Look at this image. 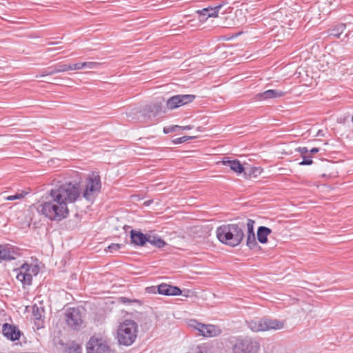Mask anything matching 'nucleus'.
I'll list each match as a JSON object with an SVG mask.
<instances>
[{
	"mask_svg": "<svg viewBox=\"0 0 353 353\" xmlns=\"http://www.w3.org/2000/svg\"><path fill=\"white\" fill-rule=\"evenodd\" d=\"M81 194L79 183H67L50 190L46 201L39 204L37 211L51 221H60L69 214L68 203H74Z\"/></svg>",
	"mask_w": 353,
	"mask_h": 353,
	"instance_id": "f257e3e1",
	"label": "nucleus"
},
{
	"mask_svg": "<svg viewBox=\"0 0 353 353\" xmlns=\"http://www.w3.org/2000/svg\"><path fill=\"white\" fill-rule=\"evenodd\" d=\"M243 228V223L224 224L217 228L216 237L221 243L231 247H236L244 238Z\"/></svg>",
	"mask_w": 353,
	"mask_h": 353,
	"instance_id": "f03ea898",
	"label": "nucleus"
},
{
	"mask_svg": "<svg viewBox=\"0 0 353 353\" xmlns=\"http://www.w3.org/2000/svg\"><path fill=\"white\" fill-rule=\"evenodd\" d=\"M138 325L130 319H126L120 323L117 333V339L120 345L130 346L137 338Z\"/></svg>",
	"mask_w": 353,
	"mask_h": 353,
	"instance_id": "7ed1b4c3",
	"label": "nucleus"
},
{
	"mask_svg": "<svg viewBox=\"0 0 353 353\" xmlns=\"http://www.w3.org/2000/svg\"><path fill=\"white\" fill-rule=\"evenodd\" d=\"M246 323L248 327L253 332H265L269 330H277L284 327L285 321L277 319L264 317L261 319H254L247 321Z\"/></svg>",
	"mask_w": 353,
	"mask_h": 353,
	"instance_id": "20e7f679",
	"label": "nucleus"
},
{
	"mask_svg": "<svg viewBox=\"0 0 353 353\" xmlns=\"http://www.w3.org/2000/svg\"><path fill=\"white\" fill-rule=\"evenodd\" d=\"M84 309L80 307H69L64 313L67 325L73 330H80L83 325Z\"/></svg>",
	"mask_w": 353,
	"mask_h": 353,
	"instance_id": "39448f33",
	"label": "nucleus"
},
{
	"mask_svg": "<svg viewBox=\"0 0 353 353\" xmlns=\"http://www.w3.org/2000/svg\"><path fill=\"white\" fill-rule=\"evenodd\" d=\"M101 189V183L100 176L93 173L87 180L86 185L82 193L83 197L92 203L100 192Z\"/></svg>",
	"mask_w": 353,
	"mask_h": 353,
	"instance_id": "423d86ee",
	"label": "nucleus"
},
{
	"mask_svg": "<svg viewBox=\"0 0 353 353\" xmlns=\"http://www.w3.org/2000/svg\"><path fill=\"white\" fill-rule=\"evenodd\" d=\"M260 343L257 339L251 337L238 339L232 350L234 353H258L260 350Z\"/></svg>",
	"mask_w": 353,
	"mask_h": 353,
	"instance_id": "0eeeda50",
	"label": "nucleus"
},
{
	"mask_svg": "<svg viewBox=\"0 0 353 353\" xmlns=\"http://www.w3.org/2000/svg\"><path fill=\"white\" fill-rule=\"evenodd\" d=\"M17 279L21 282L23 285H30L32 281V276L39 273V267L37 265L23 263L17 270Z\"/></svg>",
	"mask_w": 353,
	"mask_h": 353,
	"instance_id": "6e6552de",
	"label": "nucleus"
},
{
	"mask_svg": "<svg viewBox=\"0 0 353 353\" xmlns=\"http://www.w3.org/2000/svg\"><path fill=\"white\" fill-rule=\"evenodd\" d=\"M87 353H110L108 341L103 337L92 336L86 346Z\"/></svg>",
	"mask_w": 353,
	"mask_h": 353,
	"instance_id": "1a4fd4ad",
	"label": "nucleus"
},
{
	"mask_svg": "<svg viewBox=\"0 0 353 353\" xmlns=\"http://www.w3.org/2000/svg\"><path fill=\"white\" fill-rule=\"evenodd\" d=\"M188 325L190 327L198 330L200 334L205 337L216 336L221 333V330L216 325L203 324L196 320H190Z\"/></svg>",
	"mask_w": 353,
	"mask_h": 353,
	"instance_id": "9d476101",
	"label": "nucleus"
},
{
	"mask_svg": "<svg viewBox=\"0 0 353 353\" xmlns=\"http://www.w3.org/2000/svg\"><path fill=\"white\" fill-rule=\"evenodd\" d=\"M195 98L196 96L194 94L174 95L168 99L166 105L168 109H176L193 101Z\"/></svg>",
	"mask_w": 353,
	"mask_h": 353,
	"instance_id": "9b49d317",
	"label": "nucleus"
},
{
	"mask_svg": "<svg viewBox=\"0 0 353 353\" xmlns=\"http://www.w3.org/2000/svg\"><path fill=\"white\" fill-rule=\"evenodd\" d=\"M19 255V249L10 244H0V260H14Z\"/></svg>",
	"mask_w": 353,
	"mask_h": 353,
	"instance_id": "f8f14e48",
	"label": "nucleus"
},
{
	"mask_svg": "<svg viewBox=\"0 0 353 353\" xmlns=\"http://www.w3.org/2000/svg\"><path fill=\"white\" fill-rule=\"evenodd\" d=\"M2 334L7 339L15 341L19 339L21 332L16 325L5 323L2 325Z\"/></svg>",
	"mask_w": 353,
	"mask_h": 353,
	"instance_id": "ddd939ff",
	"label": "nucleus"
},
{
	"mask_svg": "<svg viewBox=\"0 0 353 353\" xmlns=\"http://www.w3.org/2000/svg\"><path fill=\"white\" fill-rule=\"evenodd\" d=\"M221 8V5L216 6L214 7H207L202 10H196L199 14V19L200 21H205L209 17H216L218 15L219 11Z\"/></svg>",
	"mask_w": 353,
	"mask_h": 353,
	"instance_id": "4468645a",
	"label": "nucleus"
},
{
	"mask_svg": "<svg viewBox=\"0 0 353 353\" xmlns=\"http://www.w3.org/2000/svg\"><path fill=\"white\" fill-rule=\"evenodd\" d=\"M285 92L279 90H268L263 92L255 95L254 99L257 101L268 100L272 99H277L283 97Z\"/></svg>",
	"mask_w": 353,
	"mask_h": 353,
	"instance_id": "2eb2a0df",
	"label": "nucleus"
},
{
	"mask_svg": "<svg viewBox=\"0 0 353 353\" xmlns=\"http://www.w3.org/2000/svg\"><path fill=\"white\" fill-rule=\"evenodd\" d=\"M157 292L160 294L165 296L180 295L181 290L177 286L170 285L166 283H161L157 286Z\"/></svg>",
	"mask_w": 353,
	"mask_h": 353,
	"instance_id": "dca6fc26",
	"label": "nucleus"
},
{
	"mask_svg": "<svg viewBox=\"0 0 353 353\" xmlns=\"http://www.w3.org/2000/svg\"><path fill=\"white\" fill-rule=\"evenodd\" d=\"M45 309L43 306H38L34 304L32 306V315L36 320L35 324L37 325V327H42L43 326V321L45 317Z\"/></svg>",
	"mask_w": 353,
	"mask_h": 353,
	"instance_id": "f3484780",
	"label": "nucleus"
},
{
	"mask_svg": "<svg viewBox=\"0 0 353 353\" xmlns=\"http://www.w3.org/2000/svg\"><path fill=\"white\" fill-rule=\"evenodd\" d=\"M147 236L148 234H145L140 231L134 230L130 231L131 242L136 245H144L147 243Z\"/></svg>",
	"mask_w": 353,
	"mask_h": 353,
	"instance_id": "a211bd4d",
	"label": "nucleus"
},
{
	"mask_svg": "<svg viewBox=\"0 0 353 353\" xmlns=\"http://www.w3.org/2000/svg\"><path fill=\"white\" fill-rule=\"evenodd\" d=\"M222 163L224 165L229 167L233 172L237 174H241L244 172V167L237 159H223Z\"/></svg>",
	"mask_w": 353,
	"mask_h": 353,
	"instance_id": "6ab92c4d",
	"label": "nucleus"
},
{
	"mask_svg": "<svg viewBox=\"0 0 353 353\" xmlns=\"http://www.w3.org/2000/svg\"><path fill=\"white\" fill-rule=\"evenodd\" d=\"M272 233V230L265 226H260L257 230V239L261 243L268 242V236Z\"/></svg>",
	"mask_w": 353,
	"mask_h": 353,
	"instance_id": "aec40b11",
	"label": "nucleus"
},
{
	"mask_svg": "<svg viewBox=\"0 0 353 353\" xmlns=\"http://www.w3.org/2000/svg\"><path fill=\"white\" fill-rule=\"evenodd\" d=\"M163 108V104L161 102H155L148 105L146 107V113L148 114V116H152L155 117L160 112H161Z\"/></svg>",
	"mask_w": 353,
	"mask_h": 353,
	"instance_id": "412c9836",
	"label": "nucleus"
},
{
	"mask_svg": "<svg viewBox=\"0 0 353 353\" xmlns=\"http://www.w3.org/2000/svg\"><path fill=\"white\" fill-rule=\"evenodd\" d=\"M147 243H149L152 245L158 248H162L166 245L165 241L160 238L158 235L152 234H148Z\"/></svg>",
	"mask_w": 353,
	"mask_h": 353,
	"instance_id": "4be33fe9",
	"label": "nucleus"
},
{
	"mask_svg": "<svg viewBox=\"0 0 353 353\" xmlns=\"http://www.w3.org/2000/svg\"><path fill=\"white\" fill-rule=\"evenodd\" d=\"M262 172L261 168L250 167L244 168V176L246 179H251L252 177H257Z\"/></svg>",
	"mask_w": 353,
	"mask_h": 353,
	"instance_id": "5701e85b",
	"label": "nucleus"
},
{
	"mask_svg": "<svg viewBox=\"0 0 353 353\" xmlns=\"http://www.w3.org/2000/svg\"><path fill=\"white\" fill-rule=\"evenodd\" d=\"M346 25L345 23H340L330 30V34L335 37L339 38L345 30Z\"/></svg>",
	"mask_w": 353,
	"mask_h": 353,
	"instance_id": "b1692460",
	"label": "nucleus"
},
{
	"mask_svg": "<svg viewBox=\"0 0 353 353\" xmlns=\"http://www.w3.org/2000/svg\"><path fill=\"white\" fill-rule=\"evenodd\" d=\"M246 245L249 247L250 249L251 250H254V249H256L258 248H260V246H259L256 241V237H255V234L254 235H248L247 236V241H246Z\"/></svg>",
	"mask_w": 353,
	"mask_h": 353,
	"instance_id": "393cba45",
	"label": "nucleus"
},
{
	"mask_svg": "<svg viewBox=\"0 0 353 353\" xmlns=\"http://www.w3.org/2000/svg\"><path fill=\"white\" fill-rule=\"evenodd\" d=\"M56 74L54 68V65L50 66L46 69H43L40 72L39 74L36 76L37 78L43 77L48 75H53Z\"/></svg>",
	"mask_w": 353,
	"mask_h": 353,
	"instance_id": "a878e982",
	"label": "nucleus"
},
{
	"mask_svg": "<svg viewBox=\"0 0 353 353\" xmlns=\"http://www.w3.org/2000/svg\"><path fill=\"white\" fill-rule=\"evenodd\" d=\"M54 68L56 73L63 72L69 70V65L59 63L54 65Z\"/></svg>",
	"mask_w": 353,
	"mask_h": 353,
	"instance_id": "bb28decb",
	"label": "nucleus"
},
{
	"mask_svg": "<svg viewBox=\"0 0 353 353\" xmlns=\"http://www.w3.org/2000/svg\"><path fill=\"white\" fill-rule=\"evenodd\" d=\"M119 301L121 303H123V304H132V303H139L140 304L141 302L138 299H129V298H127V297H125V296H121L119 298Z\"/></svg>",
	"mask_w": 353,
	"mask_h": 353,
	"instance_id": "cd10ccee",
	"label": "nucleus"
},
{
	"mask_svg": "<svg viewBox=\"0 0 353 353\" xmlns=\"http://www.w3.org/2000/svg\"><path fill=\"white\" fill-rule=\"evenodd\" d=\"M26 194H27V192H17L16 194H14L13 195L7 196L6 199L8 201L21 199L24 198L25 195H26Z\"/></svg>",
	"mask_w": 353,
	"mask_h": 353,
	"instance_id": "c85d7f7f",
	"label": "nucleus"
},
{
	"mask_svg": "<svg viewBox=\"0 0 353 353\" xmlns=\"http://www.w3.org/2000/svg\"><path fill=\"white\" fill-rule=\"evenodd\" d=\"M254 223L255 222H254V220L250 219H248L247 223H246L247 229H248V235H249V234H250V235L255 234L254 231Z\"/></svg>",
	"mask_w": 353,
	"mask_h": 353,
	"instance_id": "c756f323",
	"label": "nucleus"
},
{
	"mask_svg": "<svg viewBox=\"0 0 353 353\" xmlns=\"http://www.w3.org/2000/svg\"><path fill=\"white\" fill-rule=\"evenodd\" d=\"M83 68L94 69L97 68L100 63L97 62H82Z\"/></svg>",
	"mask_w": 353,
	"mask_h": 353,
	"instance_id": "7c9ffc66",
	"label": "nucleus"
},
{
	"mask_svg": "<svg viewBox=\"0 0 353 353\" xmlns=\"http://www.w3.org/2000/svg\"><path fill=\"white\" fill-rule=\"evenodd\" d=\"M312 163L313 161L310 156L303 155V161L301 163H299V164L302 165H310L312 164Z\"/></svg>",
	"mask_w": 353,
	"mask_h": 353,
	"instance_id": "2f4dec72",
	"label": "nucleus"
},
{
	"mask_svg": "<svg viewBox=\"0 0 353 353\" xmlns=\"http://www.w3.org/2000/svg\"><path fill=\"white\" fill-rule=\"evenodd\" d=\"M193 138H194V137L183 136V137L176 139L175 140L173 141V142L176 144L182 143L188 140L192 139Z\"/></svg>",
	"mask_w": 353,
	"mask_h": 353,
	"instance_id": "473e14b6",
	"label": "nucleus"
},
{
	"mask_svg": "<svg viewBox=\"0 0 353 353\" xmlns=\"http://www.w3.org/2000/svg\"><path fill=\"white\" fill-rule=\"evenodd\" d=\"M124 245L123 244H119V243H112L108 247V249L110 252H113L114 251L119 250L120 248L123 247Z\"/></svg>",
	"mask_w": 353,
	"mask_h": 353,
	"instance_id": "72a5a7b5",
	"label": "nucleus"
},
{
	"mask_svg": "<svg viewBox=\"0 0 353 353\" xmlns=\"http://www.w3.org/2000/svg\"><path fill=\"white\" fill-rule=\"evenodd\" d=\"M68 65L69 70H78L83 68L82 62Z\"/></svg>",
	"mask_w": 353,
	"mask_h": 353,
	"instance_id": "f704fd0d",
	"label": "nucleus"
},
{
	"mask_svg": "<svg viewBox=\"0 0 353 353\" xmlns=\"http://www.w3.org/2000/svg\"><path fill=\"white\" fill-rule=\"evenodd\" d=\"M181 126L179 125H173V126H169V127H165L163 128V132L165 134H168L172 132H174L176 129L180 128Z\"/></svg>",
	"mask_w": 353,
	"mask_h": 353,
	"instance_id": "c9c22d12",
	"label": "nucleus"
},
{
	"mask_svg": "<svg viewBox=\"0 0 353 353\" xmlns=\"http://www.w3.org/2000/svg\"><path fill=\"white\" fill-rule=\"evenodd\" d=\"M297 151L299 152L303 156L306 155L307 152H309V150L306 147H299L297 149Z\"/></svg>",
	"mask_w": 353,
	"mask_h": 353,
	"instance_id": "e433bc0d",
	"label": "nucleus"
},
{
	"mask_svg": "<svg viewBox=\"0 0 353 353\" xmlns=\"http://www.w3.org/2000/svg\"><path fill=\"white\" fill-rule=\"evenodd\" d=\"M148 291L149 292L156 293V291H157V287L153 286V287L149 288H148Z\"/></svg>",
	"mask_w": 353,
	"mask_h": 353,
	"instance_id": "4c0bfd02",
	"label": "nucleus"
},
{
	"mask_svg": "<svg viewBox=\"0 0 353 353\" xmlns=\"http://www.w3.org/2000/svg\"><path fill=\"white\" fill-rule=\"evenodd\" d=\"M319 151L318 148H313L310 150H309L310 154H315Z\"/></svg>",
	"mask_w": 353,
	"mask_h": 353,
	"instance_id": "58836bf2",
	"label": "nucleus"
},
{
	"mask_svg": "<svg viewBox=\"0 0 353 353\" xmlns=\"http://www.w3.org/2000/svg\"><path fill=\"white\" fill-rule=\"evenodd\" d=\"M179 129H182V130H190V129H192V126H190V125H186V126L181 127Z\"/></svg>",
	"mask_w": 353,
	"mask_h": 353,
	"instance_id": "ea45409f",
	"label": "nucleus"
},
{
	"mask_svg": "<svg viewBox=\"0 0 353 353\" xmlns=\"http://www.w3.org/2000/svg\"><path fill=\"white\" fill-rule=\"evenodd\" d=\"M351 121H352V122L353 123V115H352V117H351Z\"/></svg>",
	"mask_w": 353,
	"mask_h": 353,
	"instance_id": "a19ab883",
	"label": "nucleus"
}]
</instances>
